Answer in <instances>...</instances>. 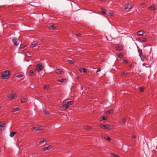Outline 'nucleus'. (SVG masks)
<instances>
[{
    "mask_svg": "<svg viewBox=\"0 0 157 157\" xmlns=\"http://www.w3.org/2000/svg\"><path fill=\"white\" fill-rule=\"evenodd\" d=\"M100 126L101 128H103L104 129H110L113 128V126L109 124L100 125Z\"/></svg>",
    "mask_w": 157,
    "mask_h": 157,
    "instance_id": "obj_1",
    "label": "nucleus"
},
{
    "mask_svg": "<svg viewBox=\"0 0 157 157\" xmlns=\"http://www.w3.org/2000/svg\"><path fill=\"white\" fill-rule=\"evenodd\" d=\"M2 76L4 79L8 78L9 77V72L8 71H6L2 72L1 73Z\"/></svg>",
    "mask_w": 157,
    "mask_h": 157,
    "instance_id": "obj_2",
    "label": "nucleus"
},
{
    "mask_svg": "<svg viewBox=\"0 0 157 157\" xmlns=\"http://www.w3.org/2000/svg\"><path fill=\"white\" fill-rule=\"evenodd\" d=\"M44 68V67L41 64H37L36 66V71L38 72L40 71Z\"/></svg>",
    "mask_w": 157,
    "mask_h": 157,
    "instance_id": "obj_3",
    "label": "nucleus"
},
{
    "mask_svg": "<svg viewBox=\"0 0 157 157\" xmlns=\"http://www.w3.org/2000/svg\"><path fill=\"white\" fill-rule=\"evenodd\" d=\"M17 97L16 94H10L7 96L9 100H11Z\"/></svg>",
    "mask_w": 157,
    "mask_h": 157,
    "instance_id": "obj_4",
    "label": "nucleus"
},
{
    "mask_svg": "<svg viewBox=\"0 0 157 157\" xmlns=\"http://www.w3.org/2000/svg\"><path fill=\"white\" fill-rule=\"evenodd\" d=\"M27 75L28 76H32L33 75H36V71L33 70H30L27 72Z\"/></svg>",
    "mask_w": 157,
    "mask_h": 157,
    "instance_id": "obj_5",
    "label": "nucleus"
},
{
    "mask_svg": "<svg viewBox=\"0 0 157 157\" xmlns=\"http://www.w3.org/2000/svg\"><path fill=\"white\" fill-rule=\"evenodd\" d=\"M60 108L62 109L65 110L67 109L68 108V105H67V104H65V101L63 102L62 105L60 107Z\"/></svg>",
    "mask_w": 157,
    "mask_h": 157,
    "instance_id": "obj_6",
    "label": "nucleus"
},
{
    "mask_svg": "<svg viewBox=\"0 0 157 157\" xmlns=\"http://www.w3.org/2000/svg\"><path fill=\"white\" fill-rule=\"evenodd\" d=\"M138 52L139 53V56L140 57L142 61H144L145 59V57L144 55H143L142 53V51H141L140 52V51H138Z\"/></svg>",
    "mask_w": 157,
    "mask_h": 157,
    "instance_id": "obj_7",
    "label": "nucleus"
},
{
    "mask_svg": "<svg viewBox=\"0 0 157 157\" xmlns=\"http://www.w3.org/2000/svg\"><path fill=\"white\" fill-rule=\"evenodd\" d=\"M33 128L36 131H38L43 129V127L41 126L39 127H33Z\"/></svg>",
    "mask_w": 157,
    "mask_h": 157,
    "instance_id": "obj_8",
    "label": "nucleus"
},
{
    "mask_svg": "<svg viewBox=\"0 0 157 157\" xmlns=\"http://www.w3.org/2000/svg\"><path fill=\"white\" fill-rule=\"evenodd\" d=\"M55 72L56 74H60L64 72L63 70L61 69H58L56 70Z\"/></svg>",
    "mask_w": 157,
    "mask_h": 157,
    "instance_id": "obj_9",
    "label": "nucleus"
},
{
    "mask_svg": "<svg viewBox=\"0 0 157 157\" xmlns=\"http://www.w3.org/2000/svg\"><path fill=\"white\" fill-rule=\"evenodd\" d=\"M5 124L2 123V121H0V131L3 130L4 128Z\"/></svg>",
    "mask_w": 157,
    "mask_h": 157,
    "instance_id": "obj_10",
    "label": "nucleus"
},
{
    "mask_svg": "<svg viewBox=\"0 0 157 157\" xmlns=\"http://www.w3.org/2000/svg\"><path fill=\"white\" fill-rule=\"evenodd\" d=\"M12 41L15 46H17L18 45L19 43L18 42L16 38H14L12 40Z\"/></svg>",
    "mask_w": 157,
    "mask_h": 157,
    "instance_id": "obj_11",
    "label": "nucleus"
},
{
    "mask_svg": "<svg viewBox=\"0 0 157 157\" xmlns=\"http://www.w3.org/2000/svg\"><path fill=\"white\" fill-rule=\"evenodd\" d=\"M132 7L133 6L131 4L128 3L125 6L124 9L126 10L127 9H131Z\"/></svg>",
    "mask_w": 157,
    "mask_h": 157,
    "instance_id": "obj_12",
    "label": "nucleus"
},
{
    "mask_svg": "<svg viewBox=\"0 0 157 157\" xmlns=\"http://www.w3.org/2000/svg\"><path fill=\"white\" fill-rule=\"evenodd\" d=\"M65 104H67V105H68V107L74 103V101H65Z\"/></svg>",
    "mask_w": 157,
    "mask_h": 157,
    "instance_id": "obj_13",
    "label": "nucleus"
},
{
    "mask_svg": "<svg viewBox=\"0 0 157 157\" xmlns=\"http://www.w3.org/2000/svg\"><path fill=\"white\" fill-rule=\"evenodd\" d=\"M137 33L139 36H142L144 34L145 32L143 30H140Z\"/></svg>",
    "mask_w": 157,
    "mask_h": 157,
    "instance_id": "obj_14",
    "label": "nucleus"
},
{
    "mask_svg": "<svg viewBox=\"0 0 157 157\" xmlns=\"http://www.w3.org/2000/svg\"><path fill=\"white\" fill-rule=\"evenodd\" d=\"M156 8L157 7L155 5L149 7V9L152 10H155Z\"/></svg>",
    "mask_w": 157,
    "mask_h": 157,
    "instance_id": "obj_15",
    "label": "nucleus"
},
{
    "mask_svg": "<svg viewBox=\"0 0 157 157\" xmlns=\"http://www.w3.org/2000/svg\"><path fill=\"white\" fill-rule=\"evenodd\" d=\"M123 47L121 45H119L117 47V50L120 51L123 49Z\"/></svg>",
    "mask_w": 157,
    "mask_h": 157,
    "instance_id": "obj_16",
    "label": "nucleus"
},
{
    "mask_svg": "<svg viewBox=\"0 0 157 157\" xmlns=\"http://www.w3.org/2000/svg\"><path fill=\"white\" fill-rule=\"evenodd\" d=\"M57 81L59 82H65L66 81V79L65 78H61L60 79H58Z\"/></svg>",
    "mask_w": 157,
    "mask_h": 157,
    "instance_id": "obj_17",
    "label": "nucleus"
},
{
    "mask_svg": "<svg viewBox=\"0 0 157 157\" xmlns=\"http://www.w3.org/2000/svg\"><path fill=\"white\" fill-rule=\"evenodd\" d=\"M139 40L140 42H145L146 41V39L145 38L141 37L139 38Z\"/></svg>",
    "mask_w": 157,
    "mask_h": 157,
    "instance_id": "obj_18",
    "label": "nucleus"
},
{
    "mask_svg": "<svg viewBox=\"0 0 157 157\" xmlns=\"http://www.w3.org/2000/svg\"><path fill=\"white\" fill-rule=\"evenodd\" d=\"M114 112V110L113 109H111L109 111H107L105 112V114H108L110 113H113Z\"/></svg>",
    "mask_w": 157,
    "mask_h": 157,
    "instance_id": "obj_19",
    "label": "nucleus"
},
{
    "mask_svg": "<svg viewBox=\"0 0 157 157\" xmlns=\"http://www.w3.org/2000/svg\"><path fill=\"white\" fill-rule=\"evenodd\" d=\"M21 103H24L27 101L28 100V98H21Z\"/></svg>",
    "mask_w": 157,
    "mask_h": 157,
    "instance_id": "obj_20",
    "label": "nucleus"
},
{
    "mask_svg": "<svg viewBox=\"0 0 157 157\" xmlns=\"http://www.w3.org/2000/svg\"><path fill=\"white\" fill-rule=\"evenodd\" d=\"M126 120L125 118L122 119L120 121V123L121 125H123L126 121Z\"/></svg>",
    "mask_w": 157,
    "mask_h": 157,
    "instance_id": "obj_21",
    "label": "nucleus"
},
{
    "mask_svg": "<svg viewBox=\"0 0 157 157\" xmlns=\"http://www.w3.org/2000/svg\"><path fill=\"white\" fill-rule=\"evenodd\" d=\"M19 110V108L18 107L14 109H13L12 110V112L14 113L16 111H18Z\"/></svg>",
    "mask_w": 157,
    "mask_h": 157,
    "instance_id": "obj_22",
    "label": "nucleus"
},
{
    "mask_svg": "<svg viewBox=\"0 0 157 157\" xmlns=\"http://www.w3.org/2000/svg\"><path fill=\"white\" fill-rule=\"evenodd\" d=\"M48 28L51 29H54L56 28V27L54 25H51L49 26Z\"/></svg>",
    "mask_w": 157,
    "mask_h": 157,
    "instance_id": "obj_23",
    "label": "nucleus"
},
{
    "mask_svg": "<svg viewBox=\"0 0 157 157\" xmlns=\"http://www.w3.org/2000/svg\"><path fill=\"white\" fill-rule=\"evenodd\" d=\"M101 13L103 14H106V11L104 10L102 8H101Z\"/></svg>",
    "mask_w": 157,
    "mask_h": 157,
    "instance_id": "obj_24",
    "label": "nucleus"
},
{
    "mask_svg": "<svg viewBox=\"0 0 157 157\" xmlns=\"http://www.w3.org/2000/svg\"><path fill=\"white\" fill-rule=\"evenodd\" d=\"M16 133V132H12L10 134V136L11 137H13L14 135Z\"/></svg>",
    "mask_w": 157,
    "mask_h": 157,
    "instance_id": "obj_25",
    "label": "nucleus"
},
{
    "mask_svg": "<svg viewBox=\"0 0 157 157\" xmlns=\"http://www.w3.org/2000/svg\"><path fill=\"white\" fill-rule=\"evenodd\" d=\"M37 44H38L36 43H35L34 44H32L30 46V47H32V48H34V47H36V45H37Z\"/></svg>",
    "mask_w": 157,
    "mask_h": 157,
    "instance_id": "obj_26",
    "label": "nucleus"
},
{
    "mask_svg": "<svg viewBox=\"0 0 157 157\" xmlns=\"http://www.w3.org/2000/svg\"><path fill=\"white\" fill-rule=\"evenodd\" d=\"M47 142V141L46 140L44 139L43 140H40V141L39 143L40 144H41V143H42L44 142Z\"/></svg>",
    "mask_w": 157,
    "mask_h": 157,
    "instance_id": "obj_27",
    "label": "nucleus"
},
{
    "mask_svg": "<svg viewBox=\"0 0 157 157\" xmlns=\"http://www.w3.org/2000/svg\"><path fill=\"white\" fill-rule=\"evenodd\" d=\"M43 110L45 114H49V112L48 111H46L45 110L44 108H43Z\"/></svg>",
    "mask_w": 157,
    "mask_h": 157,
    "instance_id": "obj_28",
    "label": "nucleus"
},
{
    "mask_svg": "<svg viewBox=\"0 0 157 157\" xmlns=\"http://www.w3.org/2000/svg\"><path fill=\"white\" fill-rule=\"evenodd\" d=\"M47 150H50L52 148V145H50L47 147H46Z\"/></svg>",
    "mask_w": 157,
    "mask_h": 157,
    "instance_id": "obj_29",
    "label": "nucleus"
},
{
    "mask_svg": "<svg viewBox=\"0 0 157 157\" xmlns=\"http://www.w3.org/2000/svg\"><path fill=\"white\" fill-rule=\"evenodd\" d=\"M25 47V45H21L20 46L19 48L20 49H24Z\"/></svg>",
    "mask_w": 157,
    "mask_h": 157,
    "instance_id": "obj_30",
    "label": "nucleus"
},
{
    "mask_svg": "<svg viewBox=\"0 0 157 157\" xmlns=\"http://www.w3.org/2000/svg\"><path fill=\"white\" fill-rule=\"evenodd\" d=\"M80 71L81 72L83 71L85 73L87 72V71H86V69H85V68H82V69H81V70H80Z\"/></svg>",
    "mask_w": 157,
    "mask_h": 157,
    "instance_id": "obj_31",
    "label": "nucleus"
},
{
    "mask_svg": "<svg viewBox=\"0 0 157 157\" xmlns=\"http://www.w3.org/2000/svg\"><path fill=\"white\" fill-rule=\"evenodd\" d=\"M140 92H142L144 90V88L143 87H140Z\"/></svg>",
    "mask_w": 157,
    "mask_h": 157,
    "instance_id": "obj_32",
    "label": "nucleus"
},
{
    "mask_svg": "<svg viewBox=\"0 0 157 157\" xmlns=\"http://www.w3.org/2000/svg\"><path fill=\"white\" fill-rule=\"evenodd\" d=\"M112 155L113 157H120L117 155L114 154H112Z\"/></svg>",
    "mask_w": 157,
    "mask_h": 157,
    "instance_id": "obj_33",
    "label": "nucleus"
},
{
    "mask_svg": "<svg viewBox=\"0 0 157 157\" xmlns=\"http://www.w3.org/2000/svg\"><path fill=\"white\" fill-rule=\"evenodd\" d=\"M23 76V75L21 74H19L18 75H17L16 76V77L18 78H21V77H22Z\"/></svg>",
    "mask_w": 157,
    "mask_h": 157,
    "instance_id": "obj_34",
    "label": "nucleus"
},
{
    "mask_svg": "<svg viewBox=\"0 0 157 157\" xmlns=\"http://www.w3.org/2000/svg\"><path fill=\"white\" fill-rule=\"evenodd\" d=\"M44 89H48L49 88V86H48V85H47V86H46V85H45V86H44Z\"/></svg>",
    "mask_w": 157,
    "mask_h": 157,
    "instance_id": "obj_35",
    "label": "nucleus"
},
{
    "mask_svg": "<svg viewBox=\"0 0 157 157\" xmlns=\"http://www.w3.org/2000/svg\"><path fill=\"white\" fill-rule=\"evenodd\" d=\"M117 55L118 57L120 58H121L122 57V55L121 54H118Z\"/></svg>",
    "mask_w": 157,
    "mask_h": 157,
    "instance_id": "obj_36",
    "label": "nucleus"
},
{
    "mask_svg": "<svg viewBox=\"0 0 157 157\" xmlns=\"http://www.w3.org/2000/svg\"><path fill=\"white\" fill-rule=\"evenodd\" d=\"M85 128L86 130H89L91 128L88 126H86L85 127Z\"/></svg>",
    "mask_w": 157,
    "mask_h": 157,
    "instance_id": "obj_37",
    "label": "nucleus"
},
{
    "mask_svg": "<svg viewBox=\"0 0 157 157\" xmlns=\"http://www.w3.org/2000/svg\"><path fill=\"white\" fill-rule=\"evenodd\" d=\"M123 63H128V61H127L126 60V59H124L123 60Z\"/></svg>",
    "mask_w": 157,
    "mask_h": 157,
    "instance_id": "obj_38",
    "label": "nucleus"
},
{
    "mask_svg": "<svg viewBox=\"0 0 157 157\" xmlns=\"http://www.w3.org/2000/svg\"><path fill=\"white\" fill-rule=\"evenodd\" d=\"M101 120H106L107 119L105 118V116H102L101 117Z\"/></svg>",
    "mask_w": 157,
    "mask_h": 157,
    "instance_id": "obj_39",
    "label": "nucleus"
},
{
    "mask_svg": "<svg viewBox=\"0 0 157 157\" xmlns=\"http://www.w3.org/2000/svg\"><path fill=\"white\" fill-rule=\"evenodd\" d=\"M68 61L71 64H72L74 63V61L73 60H68Z\"/></svg>",
    "mask_w": 157,
    "mask_h": 157,
    "instance_id": "obj_40",
    "label": "nucleus"
},
{
    "mask_svg": "<svg viewBox=\"0 0 157 157\" xmlns=\"http://www.w3.org/2000/svg\"><path fill=\"white\" fill-rule=\"evenodd\" d=\"M134 66V63H133L130 65L129 67L131 68V67H133Z\"/></svg>",
    "mask_w": 157,
    "mask_h": 157,
    "instance_id": "obj_41",
    "label": "nucleus"
},
{
    "mask_svg": "<svg viewBox=\"0 0 157 157\" xmlns=\"http://www.w3.org/2000/svg\"><path fill=\"white\" fill-rule=\"evenodd\" d=\"M47 150L46 147H44L43 148L42 151H45L46 150Z\"/></svg>",
    "mask_w": 157,
    "mask_h": 157,
    "instance_id": "obj_42",
    "label": "nucleus"
},
{
    "mask_svg": "<svg viewBox=\"0 0 157 157\" xmlns=\"http://www.w3.org/2000/svg\"><path fill=\"white\" fill-rule=\"evenodd\" d=\"M75 35L78 36H81V34L80 33L75 34Z\"/></svg>",
    "mask_w": 157,
    "mask_h": 157,
    "instance_id": "obj_43",
    "label": "nucleus"
},
{
    "mask_svg": "<svg viewBox=\"0 0 157 157\" xmlns=\"http://www.w3.org/2000/svg\"><path fill=\"white\" fill-rule=\"evenodd\" d=\"M106 139L109 141H110L111 140L110 138L109 137H107Z\"/></svg>",
    "mask_w": 157,
    "mask_h": 157,
    "instance_id": "obj_44",
    "label": "nucleus"
},
{
    "mask_svg": "<svg viewBox=\"0 0 157 157\" xmlns=\"http://www.w3.org/2000/svg\"><path fill=\"white\" fill-rule=\"evenodd\" d=\"M101 69H100V68H98V70H97V71H96V72H99V71H101Z\"/></svg>",
    "mask_w": 157,
    "mask_h": 157,
    "instance_id": "obj_45",
    "label": "nucleus"
},
{
    "mask_svg": "<svg viewBox=\"0 0 157 157\" xmlns=\"http://www.w3.org/2000/svg\"><path fill=\"white\" fill-rule=\"evenodd\" d=\"M108 14H109V16H112L113 15L112 13H111L110 12Z\"/></svg>",
    "mask_w": 157,
    "mask_h": 157,
    "instance_id": "obj_46",
    "label": "nucleus"
},
{
    "mask_svg": "<svg viewBox=\"0 0 157 157\" xmlns=\"http://www.w3.org/2000/svg\"><path fill=\"white\" fill-rule=\"evenodd\" d=\"M145 5V3H142L141 4V6H144Z\"/></svg>",
    "mask_w": 157,
    "mask_h": 157,
    "instance_id": "obj_47",
    "label": "nucleus"
},
{
    "mask_svg": "<svg viewBox=\"0 0 157 157\" xmlns=\"http://www.w3.org/2000/svg\"><path fill=\"white\" fill-rule=\"evenodd\" d=\"M121 74L122 75H124L126 74V73L125 72H123L121 73Z\"/></svg>",
    "mask_w": 157,
    "mask_h": 157,
    "instance_id": "obj_48",
    "label": "nucleus"
},
{
    "mask_svg": "<svg viewBox=\"0 0 157 157\" xmlns=\"http://www.w3.org/2000/svg\"><path fill=\"white\" fill-rule=\"evenodd\" d=\"M132 138H136V136L134 135H132Z\"/></svg>",
    "mask_w": 157,
    "mask_h": 157,
    "instance_id": "obj_49",
    "label": "nucleus"
},
{
    "mask_svg": "<svg viewBox=\"0 0 157 157\" xmlns=\"http://www.w3.org/2000/svg\"><path fill=\"white\" fill-rule=\"evenodd\" d=\"M79 78V77H78L77 78L78 79Z\"/></svg>",
    "mask_w": 157,
    "mask_h": 157,
    "instance_id": "obj_50",
    "label": "nucleus"
},
{
    "mask_svg": "<svg viewBox=\"0 0 157 157\" xmlns=\"http://www.w3.org/2000/svg\"><path fill=\"white\" fill-rule=\"evenodd\" d=\"M156 1H157V0H155Z\"/></svg>",
    "mask_w": 157,
    "mask_h": 157,
    "instance_id": "obj_51",
    "label": "nucleus"
}]
</instances>
